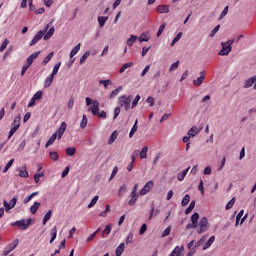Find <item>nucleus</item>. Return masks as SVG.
I'll use <instances>...</instances> for the list:
<instances>
[{
	"mask_svg": "<svg viewBox=\"0 0 256 256\" xmlns=\"http://www.w3.org/2000/svg\"><path fill=\"white\" fill-rule=\"evenodd\" d=\"M233 43H235V39L228 40L227 42H222V49L221 51H219L218 55L225 56L231 53V51H233V47L231 46L233 45Z\"/></svg>",
	"mask_w": 256,
	"mask_h": 256,
	"instance_id": "1",
	"label": "nucleus"
},
{
	"mask_svg": "<svg viewBox=\"0 0 256 256\" xmlns=\"http://www.w3.org/2000/svg\"><path fill=\"white\" fill-rule=\"evenodd\" d=\"M131 99H133V95H122L118 99L119 107H124L125 111H129L131 107Z\"/></svg>",
	"mask_w": 256,
	"mask_h": 256,
	"instance_id": "2",
	"label": "nucleus"
},
{
	"mask_svg": "<svg viewBox=\"0 0 256 256\" xmlns=\"http://www.w3.org/2000/svg\"><path fill=\"white\" fill-rule=\"evenodd\" d=\"M209 227H210V224H209V220L207 219V217L201 218L198 223V229H197L198 235H201V234L205 233V231H208Z\"/></svg>",
	"mask_w": 256,
	"mask_h": 256,
	"instance_id": "3",
	"label": "nucleus"
},
{
	"mask_svg": "<svg viewBox=\"0 0 256 256\" xmlns=\"http://www.w3.org/2000/svg\"><path fill=\"white\" fill-rule=\"evenodd\" d=\"M48 29H49V25H46L44 30L38 31V33L30 41V44H29L30 47L37 45V43H39V41H41V39H43L45 32L48 31Z\"/></svg>",
	"mask_w": 256,
	"mask_h": 256,
	"instance_id": "4",
	"label": "nucleus"
},
{
	"mask_svg": "<svg viewBox=\"0 0 256 256\" xmlns=\"http://www.w3.org/2000/svg\"><path fill=\"white\" fill-rule=\"evenodd\" d=\"M29 225H31V218H28L26 221L25 219H21L11 223L12 227H19L22 231H25Z\"/></svg>",
	"mask_w": 256,
	"mask_h": 256,
	"instance_id": "5",
	"label": "nucleus"
},
{
	"mask_svg": "<svg viewBox=\"0 0 256 256\" xmlns=\"http://www.w3.org/2000/svg\"><path fill=\"white\" fill-rule=\"evenodd\" d=\"M86 105L88 108V111L92 113V115H97V101L93 102V99L86 97ZM93 105V106H91Z\"/></svg>",
	"mask_w": 256,
	"mask_h": 256,
	"instance_id": "6",
	"label": "nucleus"
},
{
	"mask_svg": "<svg viewBox=\"0 0 256 256\" xmlns=\"http://www.w3.org/2000/svg\"><path fill=\"white\" fill-rule=\"evenodd\" d=\"M192 223L186 225V229H197V223L199 221V213L195 212L191 216Z\"/></svg>",
	"mask_w": 256,
	"mask_h": 256,
	"instance_id": "7",
	"label": "nucleus"
},
{
	"mask_svg": "<svg viewBox=\"0 0 256 256\" xmlns=\"http://www.w3.org/2000/svg\"><path fill=\"white\" fill-rule=\"evenodd\" d=\"M154 182L153 180L148 181L143 188L140 190V195H147L153 189Z\"/></svg>",
	"mask_w": 256,
	"mask_h": 256,
	"instance_id": "8",
	"label": "nucleus"
},
{
	"mask_svg": "<svg viewBox=\"0 0 256 256\" xmlns=\"http://www.w3.org/2000/svg\"><path fill=\"white\" fill-rule=\"evenodd\" d=\"M41 54V51H37L32 53L26 60V66L30 67V65H33V62L35 61V59H37L39 57V55Z\"/></svg>",
	"mask_w": 256,
	"mask_h": 256,
	"instance_id": "9",
	"label": "nucleus"
},
{
	"mask_svg": "<svg viewBox=\"0 0 256 256\" xmlns=\"http://www.w3.org/2000/svg\"><path fill=\"white\" fill-rule=\"evenodd\" d=\"M203 129V127H197V126H192L190 130H188L187 135H189V137H196V135H199V133H201V130Z\"/></svg>",
	"mask_w": 256,
	"mask_h": 256,
	"instance_id": "10",
	"label": "nucleus"
},
{
	"mask_svg": "<svg viewBox=\"0 0 256 256\" xmlns=\"http://www.w3.org/2000/svg\"><path fill=\"white\" fill-rule=\"evenodd\" d=\"M205 71L200 72V77L193 80V85L195 87H201L202 83L205 81Z\"/></svg>",
	"mask_w": 256,
	"mask_h": 256,
	"instance_id": "11",
	"label": "nucleus"
},
{
	"mask_svg": "<svg viewBox=\"0 0 256 256\" xmlns=\"http://www.w3.org/2000/svg\"><path fill=\"white\" fill-rule=\"evenodd\" d=\"M66 130H67V123L62 122L60 124V127L58 128V130L55 132V133H57L58 139H61V137H63Z\"/></svg>",
	"mask_w": 256,
	"mask_h": 256,
	"instance_id": "12",
	"label": "nucleus"
},
{
	"mask_svg": "<svg viewBox=\"0 0 256 256\" xmlns=\"http://www.w3.org/2000/svg\"><path fill=\"white\" fill-rule=\"evenodd\" d=\"M256 83V75L248 78L245 82H244V89H249V87H253V84Z\"/></svg>",
	"mask_w": 256,
	"mask_h": 256,
	"instance_id": "13",
	"label": "nucleus"
},
{
	"mask_svg": "<svg viewBox=\"0 0 256 256\" xmlns=\"http://www.w3.org/2000/svg\"><path fill=\"white\" fill-rule=\"evenodd\" d=\"M21 118L20 117H16L14 119V122L12 123V128L10 129V131H13L14 133H17V129H19V127H21Z\"/></svg>",
	"mask_w": 256,
	"mask_h": 256,
	"instance_id": "14",
	"label": "nucleus"
},
{
	"mask_svg": "<svg viewBox=\"0 0 256 256\" xmlns=\"http://www.w3.org/2000/svg\"><path fill=\"white\" fill-rule=\"evenodd\" d=\"M183 251H185L184 246H176L171 252L174 256H184Z\"/></svg>",
	"mask_w": 256,
	"mask_h": 256,
	"instance_id": "15",
	"label": "nucleus"
},
{
	"mask_svg": "<svg viewBox=\"0 0 256 256\" xmlns=\"http://www.w3.org/2000/svg\"><path fill=\"white\" fill-rule=\"evenodd\" d=\"M117 137H119V132L115 130L114 132H112V134L110 135V138L108 139V145H113V143L117 141Z\"/></svg>",
	"mask_w": 256,
	"mask_h": 256,
	"instance_id": "16",
	"label": "nucleus"
},
{
	"mask_svg": "<svg viewBox=\"0 0 256 256\" xmlns=\"http://www.w3.org/2000/svg\"><path fill=\"white\" fill-rule=\"evenodd\" d=\"M57 133H53L51 135V137L47 140L46 144H45V148L47 149L48 147H51V145H53V143H55V140L57 139Z\"/></svg>",
	"mask_w": 256,
	"mask_h": 256,
	"instance_id": "17",
	"label": "nucleus"
},
{
	"mask_svg": "<svg viewBox=\"0 0 256 256\" xmlns=\"http://www.w3.org/2000/svg\"><path fill=\"white\" fill-rule=\"evenodd\" d=\"M189 169H191V167H188V168L184 169L182 172H179L177 175V179L179 181H183V179H185V177H187V174L189 173Z\"/></svg>",
	"mask_w": 256,
	"mask_h": 256,
	"instance_id": "18",
	"label": "nucleus"
},
{
	"mask_svg": "<svg viewBox=\"0 0 256 256\" xmlns=\"http://www.w3.org/2000/svg\"><path fill=\"white\" fill-rule=\"evenodd\" d=\"M53 79H55V76L51 74L46 78L44 82L45 89H49V87H51V85L53 84Z\"/></svg>",
	"mask_w": 256,
	"mask_h": 256,
	"instance_id": "19",
	"label": "nucleus"
},
{
	"mask_svg": "<svg viewBox=\"0 0 256 256\" xmlns=\"http://www.w3.org/2000/svg\"><path fill=\"white\" fill-rule=\"evenodd\" d=\"M213 243H215V236H211L208 241L203 245V251H207V249H209V247H211V245H213Z\"/></svg>",
	"mask_w": 256,
	"mask_h": 256,
	"instance_id": "20",
	"label": "nucleus"
},
{
	"mask_svg": "<svg viewBox=\"0 0 256 256\" xmlns=\"http://www.w3.org/2000/svg\"><path fill=\"white\" fill-rule=\"evenodd\" d=\"M17 245H19V239H15L12 243L8 244L6 248L11 252L15 251L17 248Z\"/></svg>",
	"mask_w": 256,
	"mask_h": 256,
	"instance_id": "21",
	"label": "nucleus"
},
{
	"mask_svg": "<svg viewBox=\"0 0 256 256\" xmlns=\"http://www.w3.org/2000/svg\"><path fill=\"white\" fill-rule=\"evenodd\" d=\"M157 13H160V14L169 13V5H159L157 7Z\"/></svg>",
	"mask_w": 256,
	"mask_h": 256,
	"instance_id": "22",
	"label": "nucleus"
},
{
	"mask_svg": "<svg viewBox=\"0 0 256 256\" xmlns=\"http://www.w3.org/2000/svg\"><path fill=\"white\" fill-rule=\"evenodd\" d=\"M107 21H109L108 16H99L98 17V23L101 28L105 27V23H107Z\"/></svg>",
	"mask_w": 256,
	"mask_h": 256,
	"instance_id": "23",
	"label": "nucleus"
},
{
	"mask_svg": "<svg viewBox=\"0 0 256 256\" xmlns=\"http://www.w3.org/2000/svg\"><path fill=\"white\" fill-rule=\"evenodd\" d=\"M55 33V28L54 27H51L47 32L46 34L44 35L43 39L44 41H47L49 39H51V37H53V34Z\"/></svg>",
	"mask_w": 256,
	"mask_h": 256,
	"instance_id": "24",
	"label": "nucleus"
},
{
	"mask_svg": "<svg viewBox=\"0 0 256 256\" xmlns=\"http://www.w3.org/2000/svg\"><path fill=\"white\" fill-rule=\"evenodd\" d=\"M137 41V36L136 35H131L127 41H126V45H128V47H133V44H135Z\"/></svg>",
	"mask_w": 256,
	"mask_h": 256,
	"instance_id": "25",
	"label": "nucleus"
},
{
	"mask_svg": "<svg viewBox=\"0 0 256 256\" xmlns=\"http://www.w3.org/2000/svg\"><path fill=\"white\" fill-rule=\"evenodd\" d=\"M81 49V43L77 44L70 52V59H73L77 53H79Z\"/></svg>",
	"mask_w": 256,
	"mask_h": 256,
	"instance_id": "26",
	"label": "nucleus"
},
{
	"mask_svg": "<svg viewBox=\"0 0 256 256\" xmlns=\"http://www.w3.org/2000/svg\"><path fill=\"white\" fill-rule=\"evenodd\" d=\"M123 251H125V243H121L117 248H116V256H122Z\"/></svg>",
	"mask_w": 256,
	"mask_h": 256,
	"instance_id": "27",
	"label": "nucleus"
},
{
	"mask_svg": "<svg viewBox=\"0 0 256 256\" xmlns=\"http://www.w3.org/2000/svg\"><path fill=\"white\" fill-rule=\"evenodd\" d=\"M150 37H149V33L144 32L143 34H141V36L139 37V41L140 43H147L149 41Z\"/></svg>",
	"mask_w": 256,
	"mask_h": 256,
	"instance_id": "28",
	"label": "nucleus"
},
{
	"mask_svg": "<svg viewBox=\"0 0 256 256\" xmlns=\"http://www.w3.org/2000/svg\"><path fill=\"white\" fill-rule=\"evenodd\" d=\"M19 171V177L27 178L29 177V172L27 171V168L24 166L22 169H18Z\"/></svg>",
	"mask_w": 256,
	"mask_h": 256,
	"instance_id": "29",
	"label": "nucleus"
},
{
	"mask_svg": "<svg viewBox=\"0 0 256 256\" xmlns=\"http://www.w3.org/2000/svg\"><path fill=\"white\" fill-rule=\"evenodd\" d=\"M39 207H41V203L34 202V204L30 207V212L32 213V215H35L37 213V209H39Z\"/></svg>",
	"mask_w": 256,
	"mask_h": 256,
	"instance_id": "30",
	"label": "nucleus"
},
{
	"mask_svg": "<svg viewBox=\"0 0 256 256\" xmlns=\"http://www.w3.org/2000/svg\"><path fill=\"white\" fill-rule=\"evenodd\" d=\"M75 153H77V148L76 147L66 148V155H68L69 157H73V155H75Z\"/></svg>",
	"mask_w": 256,
	"mask_h": 256,
	"instance_id": "31",
	"label": "nucleus"
},
{
	"mask_svg": "<svg viewBox=\"0 0 256 256\" xmlns=\"http://www.w3.org/2000/svg\"><path fill=\"white\" fill-rule=\"evenodd\" d=\"M120 91H123V87L122 86H119L118 88H116L115 90H113L110 93V99H114V97H117L119 95Z\"/></svg>",
	"mask_w": 256,
	"mask_h": 256,
	"instance_id": "32",
	"label": "nucleus"
},
{
	"mask_svg": "<svg viewBox=\"0 0 256 256\" xmlns=\"http://www.w3.org/2000/svg\"><path fill=\"white\" fill-rule=\"evenodd\" d=\"M37 195H39V192H33L32 194H30L29 196L24 198V200H23L24 205H27V203H29V201H31V199H33V197H37Z\"/></svg>",
	"mask_w": 256,
	"mask_h": 256,
	"instance_id": "33",
	"label": "nucleus"
},
{
	"mask_svg": "<svg viewBox=\"0 0 256 256\" xmlns=\"http://www.w3.org/2000/svg\"><path fill=\"white\" fill-rule=\"evenodd\" d=\"M137 123H138V120L135 121L133 127L130 130V133H129L130 139L133 137V135H135V133H137V129H139V126H137Z\"/></svg>",
	"mask_w": 256,
	"mask_h": 256,
	"instance_id": "34",
	"label": "nucleus"
},
{
	"mask_svg": "<svg viewBox=\"0 0 256 256\" xmlns=\"http://www.w3.org/2000/svg\"><path fill=\"white\" fill-rule=\"evenodd\" d=\"M130 67H133V62L123 64L119 70V73H125V70L129 69Z\"/></svg>",
	"mask_w": 256,
	"mask_h": 256,
	"instance_id": "35",
	"label": "nucleus"
},
{
	"mask_svg": "<svg viewBox=\"0 0 256 256\" xmlns=\"http://www.w3.org/2000/svg\"><path fill=\"white\" fill-rule=\"evenodd\" d=\"M55 239H57V226H54L51 229V239H50V243H53V241H55Z\"/></svg>",
	"mask_w": 256,
	"mask_h": 256,
	"instance_id": "36",
	"label": "nucleus"
},
{
	"mask_svg": "<svg viewBox=\"0 0 256 256\" xmlns=\"http://www.w3.org/2000/svg\"><path fill=\"white\" fill-rule=\"evenodd\" d=\"M149 151V147L144 146L140 151V159H147V152Z\"/></svg>",
	"mask_w": 256,
	"mask_h": 256,
	"instance_id": "37",
	"label": "nucleus"
},
{
	"mask_svg": "<svg viewBox=\"0 0 256 256\" xmlns=\"http://www.w3.org/2000/svg\"><path fill=\"white\" fill-rule=\"evenodd\" d=\"M189 201H191V196H189V194H186L181 201L182 207H186V205H189Z\"/></svg>",
	"mask_w": 256,
	"mask_h": 256,
	"instance_id": "38",
	"label": "nucleus"
},
{
	"mask_svg": "<svg viewBox=\"0 0 256 256\" xmlns=\"http://www.w3.org/2000/svg\"><path fill=\"white\" fill-rule=\"evenodd\" d=\"M193 209H195V200H192L188 206V208L185 209V214L189 215V213H191V211H193Z\"/></svg>",
	"mask_w": 256,
	"mask_h": 256,
	"instance_id": "39",
	"label": "nucleus"
},
{
	"mask_svg": "<svg viewBox=\"0 0 256 256\" xmlns=\"http://www.w3.org/2000/svg\"><path fill=\"white\" fill-rule=\"evenodd\" d=\"M245 214L244 210H240L239 213L236 216V222H235V227L239 226V221H241L243 215Z\"/></svg>",
	"mask_w": 256,
	"mask_h": 256,
	"instance_id": "40",
	"label": "nucleus"
},
{
	"mask_svg": "<svg viewBox=\"0 0 256 256\" xmlns=\"http://www.w3.org/2000/svg\"><path fill=\"white\" fill-rule=\"evenodd\" d=\"M51 215H52L51 210H48L47 213L43 217V220H42L43 225H47V221H49V219H51Z\"/></svg>",
	"mask_w": 256,
	"mask_h": 256,
	"instance_id": "41",
	"label": "nucleus"
},
{
	"mask_svg": "<svg viewBox=\"0 0 256 256\" xmlns=\"http://www.w3.org/2000/svg\"><path fill=\"white\" fill-rule=\"evenodd\" d=\"M207 236H203L202 238H200L197 242H195L193 248L197 250V247H201V245H203L205 243V239Z\"/></svg>",
	"mask_w": 256,
	"mask_h": 256,
	"instance_id": "42",
	"label": "nucleus"
},
{
	"mask_svg": "<svg viewBox=\"0 0 256 256\" xmlns=\"http://www.w3.org/2000/svg\"><path fill=\"white\" fill-rule=\"evenodd\" d=\"M60 67H61V62L56 63L53 70H52V73L50 75L55 77L57 75V73H59V68Z\"/></svg>",
	"mask_w": 256,
	"mask_h": 256,
	"instance_id": "43",
	"label": "nucleus"
},
{
	"mask_svg": "<svg viewBox=\"0 0 256 256\" xmlns=\"http://www.w3.org/2000/svg\"><path fill=\"white\" fill-rule=\"evenodd\" d=\"M100 85H103L105 89H107V87H109V85H113V81L111 80H100L99 81Z\"/></svg>",
	"mask_w": 256,
	"mask_h": 256,
	"instance_id": "44",
	"label": "nucleus"
},
{
	"mask_svg": "<svg viewBox=\"0 0 256 256\" xmlns=\"http://www.w3.org/2000/svg\"><path fill=\"white\" fill-rule=\"evenodd\" d=\"M53 52H50L43 60L42 65H47V63H49V61H51V59H53Z\"/></svg>",
	"mask_w": 256,
	"mask_h": 256,
	"instance_id": "45",
	"label": "nucleus"
},
{
	"mask_svg": "<svg viewBox=\"0 0 256 256\" xmlns=\"http://www.w3.org/2000/svg\"><path fill=\"white\" fill-rule=\"evenodd\" d=\"M171 229H172V226H168V227L162 232L161 237H162V238L169 237V235H171Z\"/></svg>",
	"mask_w": 256,
	"mask_h": 256,
	"instance_id": "46",
	"label": "nucleus"
},
{
	"mask_svg": "<svg viewBox=\"0 0 256 256\" xmlns=\"http://www.w3.org/2000/svg\"><path fill=\"white\" fill-rule=\"evenodd\" d=\"M7 45H9V39H4V41L2 42L1 46H0V52L3 53V51H5V49H7Z\"/></svg>",
	"mask_w": 256,
	"mask_h": 256,
	"instance_id": "47",
	"label": "nucleus"
},
{
	"mask_svg": "<svg viewBox=\"0 0 256 256\" xmlns=\"http://www.w3.org/2000/svg\"><path fill=\"white\" fill-rule=\"evenodd\" d=\"M139 101H141V96L140 95H137L132 104H131V109H135V107H137V104L139 103Z\"/></svg>",
	"mask_w": 256,
	"mask_h": 256,
	"instance_id": "48",
	"label": "nucleus"
},
{
	"mask_svg": "<svg viewBox=\"0 0 256 256\" xmlns=\"http://www.w3.org/2000/svg\"><path fill=\"white\" fill-rule=\"evenodd\" d=\"M13 163H15V159H11L6 166L4 167L3 173H7V171H9V169H11V166L13 165Z\"/></svg>",
	"mask_w": 256,
	"mask_h": 256,
	"instance_id": "49",
	"label": "nucleus"
},
{
	"mask_svg": "<svg viewBox=\"0 0 256 256\" xmlns=\"http://www.w3.org/2000/svg\"><path fill=\"white\" fill-rule=\"evenodd\" d=\"M117 173H119V168L117 166H115L112 170L109 181H113V179H115V175H117Z\"/></svg>",
	"mask_w": 256,
	"mask_h": 256,
	"instance_id": "50",
	"label": "nucleus"
},
{
	"mask_svg": "<svg viewBox=\"0 0 256 256\" xmlns=\"http://www.w3.org/2000/svg\"><path fill=\"white\" fill-rule=\"evenodd\" d=\"M81 129H85L87 127V115L83 114L82 121L80 123Z\"/></svg>",
	"mask_w": 256,
	"mask_h": 256,
	"instance_id": "51",
	"label": "nucleus"
},
{
	"mask_svg": "<svg viewBox=\"0 0 256 256\" xmlns=\"http://www.w3.org/2000/svg\"><path fill=\"white\" fill-rule=\"evenodd\" d=\"M73 105H75V98L71 96L67 103V109H73Z\"/></svg>",
	"mask_w": 256,
	"mask_h": 256,
	"instance_id": "52",
	"label": "nucleus"
},
{
	"mask_svg": "<svg viewBox=\"0 0 256 256\" xmlns=\"http://www.w3.org/2000/svg\"><path fill=\"white\" fill-rule=\"evenodd\" d=\"M127 193V185H122L119 189L118 195L121 197L122 195H125Z\"/></svg>",
	"mask_w": 256,
	"mask_h": 256,
	"instance_id": "53",
	"label": "nucleus"
},
{
	"mask_svg": "<svg viewBox=\"0 0 256 256\" xmlns=\"http://www.w3.org/2000/svg\"><path fill=\"white\" fill-rule=\"evenodd\" d=\"M49 157L50 159H52V161H57L59 159V154L55 151L50 152L49 153Z\"/></svg>",
	"mask_w": 256,
	"mask_h": 256,
	"instance_id": "54",
	"label": "nucleus"
},
{
	"mask_svg": "<svg viewBox=\"0 0 256 256\" xmlns=\"http://www.w3.org/2000/svg\"><path fill=\"white\" fill-rule=\"evenodd\" d=\"M89 55H91L90 52H85L82 57L80 58V65H83V63H85V61H87V57H89Z\"/></svg>",
	"mask_w": 256,
	"mask_h": 256,
	"instance_id": "55",
	"label": "nucleus"
},
{
	"mask_svg": "<svg viewBox=\"0 0 256 256\" xmlns=\"http://www.w3.org/2000/svg\"><path fill=\"white\" fill-rule=\"evenodd\" d=\"M219 29H221V25H217L209 34V37H215L217 33L219 32Z\"/></svg>",
	"mask_w": 256,
	"mask_h": 256,
	"instance_id": "56",
	"label": "nucleus"
},
{
	"mask_svg": "<svg viewBox=\"0 0 256 256\" xmlns=\"http://www.w3.org/2000/svg\"><path fill=\"white\" fill-rule=\"evenodd\" d=\"M233 205H235V198H232V199L226 204V211H229V209H233Z\"/></svg>",
	"mask_w": 256,
	"mask_h": 256,
	"instance_id": "57",
	"label": "nucleus"
},
{
	"mask_svg": "<svg viewBox=\"0 0 256 256\" xmlns=\"http://www.w3.org/2000/svg\"><path fill=\"white\" fill-rule=\"evenodd\" d=\"M41 177H45V173H43V172L36 173V174L34 175V181H35V183H39V179H41Z\"/></svg>",
	"mask_w": 256,
	"mask_h": 256,
	"instance_id": "58",
	"label": "nucleus"
},
{
	"mask_svg": "<svg viewBox=\"0 0 256 256\" xmlns=\"http://www.w3.org/2000/svg\"><path fill=\"white\" fill-rule=\"evenodd\" d=\"M43 97V91H38L36 92L34 95H33V99L36 100V101H39V99H41Z\"/></svg>",
	"mask_w": 256,
	"mask_h": 256,
	"instance_id": "59",
	"label": "nucleus"
},
{
	"mask_svg": "<svg viewBox=\"0 0 256 256\" xmlns=\"http://www.w3.org/2000/svg\"><path fill=\"white\" fill-rule=\"evenodd\" d=\"M165 27H166V24H162L160 27H159V29H158V31H157V37H161V35H163V32L165 31Z\"/></svg>",
	"mask_w": 256,
	"mask_h": 256,
	"instance_id": "60",
	"label": "nucleus"
},
{
	"mask_svg": "<svg viewBox=\"0 0 256 256\" xmlns=\"http://www.w3.org/2000/svg\"><path fill=\"white\" fill-rule=\"evenodd\" d=\"M112 225L108 224L102 232V235H109L111 233Z\"/></svg>",
	"mask_w": 256,
	"mask_h": 256,
	"instance_id": "61",
	"label": "nucleus"
},
{
	"mask_svg": "<svg viewBox=\"0 0 256 256\" xmlns=\"http://www.w3.org/2000/svg\"><path fill=\"white\" fill-rule=\"evenodd\" d=\"M176 69H179V61L174 62L171 66H170V73L173 71H176Z\"/></svg>",
	"mask_w": 256,
	"mask_h": 256,
	"instance_id": "62",
	"label": "nucleus"
},
{
	"mask_svg": "<svg viewBox=\"0 0 256 256\" xmlns=\"http://www.w3.org/2000/svg\"><path fill=\"white\" fill-rule=\"evenodd\" d=\"M227 13H229V6H226V7L223 9V11L221 12V14H220V16H219V19H220V20L223 19V18L227 15Z\"/></svg>",
	"mask_w": 256,
	"mask_h": 256,
	"instance_id": "63",
	"label": "nucleus"
},
{
	"mask_svg": "<svg viewBox=\"0 0 256 256\" xmlns=\"http://www.w3.org/2000/svg\"><path fill=\"white\" fill-rule=\"evenodd\" d=\"M133 243V233H129L126 238V245Z\"/></svg>",
	"mask_w": 256,
	"mask_h": 256,
	"instance_id": "64",
	"label": "nucleus"
}]
</instances>
